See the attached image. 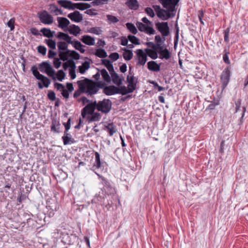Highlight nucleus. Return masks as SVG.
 <instances>
[{
    "instance_id": "nucleus-1",
    "label": "nucleus",
    "mask_w": 248,
    "mask_h": 248,
    "mask_svg": "<svg viewBox=\"0 0 248 248\" xmlns=\"http://www.w3.org/2000/svg\"><path fill=\"white\" fill-rule=\"evenodd\" d=\"M166 10L161 8L159 5H154L153 8L157 16L162 20H167L175 16V6L179 0H158Z\"/></svg>"
},
{
    "instance_id": "nucleus-2",
    "label": "nucleus",
    "mask_w": 248,
    "mask_h": 248,
    "mask_svg": "<svg viewBox=\"0 0 248 248\" xmlns=\"http://www.w3.org/2000/svg\"><path fill=\"white\" fill-rule=\"evenodd\" d=\"M146 45L150 48H145V51L151 59H156L158 54L159 58L161 59L168 60L170 58V51L166 48H164L161 45H155L152 42H148L146 43Z\"/></svg>"
},
{
    "instance_id": "nucleus-3",
    "label": "nucleus",
    "mask_w": 248,
    "mask_h": 248,
    "mask_svg": "<svg viewBox=\"0 0 248 248\" xmlns=\"http://www.w3.org/2000/svg\"><path fill=\"white\" fill-rule=\"evenodd\" d=\"M77 83L81 92L90 95L96 93L100 88L97 83L87 78L78 81Z\"/></svg>"
},
{
    "instance_id": "nucleus-4",
    "label": "nucleus",
    "mask_w": 248,
    "mask_h": 248,
    "mask_svg": "<svg viewBox=\"0 0 248 248\" xmlns=\"http://www.w3.org/2000/svg\"><path fill=\"white\" fill-rule=\"evenodd\" d=\"M141 21L145 24L140 22H138L136 23V25L139 30L140 31L145 32L150 35L154 34L155 31L152 27V23L146 17L142 18Z\"/></svg>"
},
{
    "instance_id": "nucleus-5",
    "label": "nucleus",
    "mask_w": 248,
    "mask_h": 248,
    "mask_svg": "<svg viewBox=\"0 0 248 248\" xmlns=\"http://www.w3.org/2000/svg\"><path fill=\"white\" fill-rule=\"evenodd\" d=\"M31 70L33 75L36 79L41 80L43 83L44 86L41 83H38V86L39 89H43L44 86L46 88L49 86L50 83V79L45 76L40 74L38 71L37 67L35 66H32Z\"/></svg>"
},
{
    "instance_id": "nucleus-6",
    "label": "nucleus",
    "mask_w": 248,
    "mask_h": 248,
    "mask_svg": "<svg viewBox=\"0 0 248 248\" xmlns=\"http://www.w3.org/2000/svg\"><path fill=\"white\" fill-rule=\"evenodd\" d=\"M96 109L104 113H108L111 108L112 103L109 99H104L102 101L96 102Z\"/></svg>"
},
{
    "instance_id": "nucleus-7",
    "label": "nucleus",
    "mask_w": 248,
    "mask_h": 248,
    "mask_svg": "<svg viewBox=\"0 0 248 248\" xmlns=\"http://www.w3.org/2000/svg\"><path fill=\"white\" fill-rule=\"evenodd\" d=\"M137 59L138 60L137 65L144 66L147 61L148 54L141 49H138L136 51Z\"/></svg>"
},
{
    "instance_id": "nucleus-8",
    "label": "nucleus",
    "mask_w": 248,
    "mask_h": 248,
    "mask_svg": "<svg viewBox=\"0 0 248 248\" xmlns=\"http://www.w3.org/2000/svg\"><path fill=\"white\" fill-rule=\"evenodd\" d=\"M38 17L41 22L45 24L49 25L53 22V17L45 10L40 12Z\"/></svg>"
},
{
    "instance_id": "nucleus-9",
    "label": "nucleus",
    "mask_w": 248,
    "mask_h": 248,
    "mask_svg": "<svg viewBox=\"0 0 248 248\" xmlns=\"http://www.w3.org/2000/svg\"><path fill=\"white\" fill-rule=\"evenodd\" d=\"M155 26L163 36L166 37L169 35L170 31L167 22H158L155 24Z\"/></svg>"
},
{
    "instance_id": "nucleus-10",
    "label": "nucleus",
    "mask_w": 248,
    "mask_h": 248,
    "mask_svg": "<svg viewBox=\"0 0 248 248\" xmlns=\"http://www.w3.org/2000/svg\"><path fill=\"white\" fill-rule=\"evenodd\" d=\"M231 65L227 67L222 72L221 76V80L222 83L224 88L228 84L230 78L231 74Z\"/></svg>"
},
{
    "instance_id": "nucleus-11",
    "label": "nucleus",
    "mask_w": 248,
    "mask_h": 248,
    "mask_svg": "<svg viewBox=\"0 0 248 248\" xmlns=\"http://www.w3.org/2000/svg\"><path fill=\"white\" fill-rule=\"evenodd\" d=\"M96 101L93 103H90L85 107L81 111V116L83 118H85L87 114H91L95 108H96Z\"/></svg>"
},
{
    "instance_id": "nucleus-12",
    "label": "nucleus",
    "mask_w": 248,
    "mask_h": 248,
    "mask_svg": "<svg viewBox=\"0 0 248 248\" xmlns=\"http://www.w3.org/2000/svg\"><path fill=\"white\" fill-rule=\"evenodd\" d=\"M67 16L72 21L77 23L80 22L83 19L82 15L78 11H75L73 13L69 14Z\"/></svg>"
},
{
    "instance_id": "nucleus-13",
    "label": "nucleus",
    "mask_w": 248,
    "mask_h": 248,
    "mask_svg": "<svg viewBox=\"0 0 248 248\" xmlns=\"http://www.w3.org/2000/svg\"><path fill=\"white\" fill-rule=\"evenodd\" d=\"M118 88L114 86L105 87L103 89V93L107 95H112L118 93Z\"/></svg>"
},
{
    "instance_id": "nucleus-14",
    "label": "nucleus",
    "mask_w": 248,
    "mask_h": 248,
    "mask_svg": "<svg viewBox=\"0 0 248 248\" xmlns=\"http://www.w3.org/2000/svg\"><path fill=\"white\" fill-rule=\"evenodd\" d=\"M62 139L64 145L72 144L75 143L76 141L72 138V135L68 132H64V135L62 137Z\"/></svg>"
},
{
    "instance_id": "nucleus-15",
    "label": "nucleus",
    "mask_w": 248,
    "mask_h": 248,
    "mask_svg": "<svg viewBox=\"0 0 248 248\" xmlns=\"http://www.w3.org/2000/svg\"><path fill=\"white\" fill-rule=\"evenodd\" d=\"M127 81L128 83V88H131V92H133L136 86V83L135 82V77L131 73H129V75L127 77Z\"/></svg>"
},
{
    "instance_id": "nucleus-16",
    "label": "nucleus",
    "mask_w": 248,
    "mask_h": 248,
    "mask_svg": "<svg viewBox=\"0 0 248 248\" xmlns=\"http://www.w3.org/2000/svg\"><path fill=\"white\" fill-rule=\"evenodd\" d=\"M56 37L59 39L65 41V42L68 44H73V43L71 37L67 33L59 32Z\"/></svg>"
},
{
    "instance_id": "nucleus-17",
    "label": "nucleus",
    "mask_w": 248,
    "mask_h": 248,
    "mask_svg": "<svg viewBox=\"0 0 248 248\" xmlns=\"http://www.w3.org/2000/svg\"><path fill=\"white\" fill-rule=\"evenodd\" d=\"M57 19L58 22V27L62 29L66 28L70 24V21L65 17H58Z\"/></svg>"
},
{
    "instance_id": "nucleus-18",
    "label": "nucleus",
    "mask_w": 248,
    "mask_h": 248,
    "mask_svg": "<svg viewBox=\"0 0 248 248\" xmlns=\"http://www.w3.org/2000/svg\"><path fill=\"white\" fill-rule=\"evenodd\" d=\"M112 82L118 86L122 84L123 79L120 78L117 73L115 72L114 70L110 72Z\"/></svg>"
},
{
    "instance_id": "nucleus-19",
    "label": "nucleus",
    "mask_w": 248,
    "mask_h": 248,
    "mask_svg": "<svg viewBox=\"0 0 248 248\" xmlns=\"http://www.w3.org/2000/svg\"><path fill=\"white\" fill-rule=\"evenodd\" d=\"M58 3L62 7L69 9L74 10V3L71 1L66 0H59Z\"/></svg>"
},
{
    "instance_id": "nucleus-20",
    "label": "nucleus",
    "mask_w": 248,
    "mask_h": 248,
    "mask_svg": "<svg viewBox=\"0 0 248 248\" xmlns=\"http://www.w3.org/2000/svg\"><path fill=\"white\" fill-rule=\"evenodd\" d=\"M81 40L83 43L88 46H93L95 44L94 38L88 35L82 36Z\"/></svg>"
},
{
    "instance_id": "nucleus-21",
    "label": "nucleus",
    "mask_w": 248,
    "mask_h": 248,
    "mask_svg": "<svg viewBox=\"0 0 248 248\" xmlns=\"http://www.w3.org/2000/svg\"><path fill=\"white\" fill-rule=\"evenodd\" d=\"M148 68L154 72H158L160 70V65L155 61H150L147 63Z\"/></svg>"
},
{
    "instance_id": "nucleus-22",
    "label": "nucleus",
    "mask_w": 248,
    "mask_h": 248,
    "mask_svg": "<svg viewBox=\"0 0 248 248\" xmlns=\"http://www.w3.org/2000/svg\"><path fill=\"white\" fill-rule=\"evenodd\" d=\"M51 130L55 133H59L61 132L60 124L56 119H53L52 121Z\"/></svg>"
},
{
    "instance_id": "nucleus-23",
    "label": "nucleus",
    "mask_w": 248,
    "mask_h": 248,
    "mask_svg": "<svg viewBox=\"0 0 248 248\" xmlns=\"http://www.w3.org/2000/svg\"><path fill=\"white\" fill-rule=\"evenodd\" d=\"M70 50L69 49L59 51V55L60 59L63 61H66L68 58L70 57Z\"/></svg>"
},
{
    "instance_id": "nucleus-24",
    "label": "nucleus",
    "mask_w": 248,
    "mask_h": 248,
    "mask_svg": "<svg viewBox=\"0 0 248 248\" xmlns=\"http://www.w3.org/2000/svg\"><path fill=\"white\" fill-rule=\"evenodd\" d=\"M73 46L74 47L77 49L81 53H83L85 52V49L83 48L85 46L81 44L80 42L78 40H74L73 41Z\"/></svg>"
},
{
    "instance_id": "nucleus-25",
    "label": "nucleus",
    "mask_w": 248,
    "mask_h": 248,
    "mask_svg": "<svg viewBox=\"0 0 248 248\" xmlns=\"http://www.w3.org/2000/svg\"><path fill=\"white\" fill-rule=\"evenodd\" d=\"M69 32L76 36H77L79 33H80L81 30L80 28L76 25H72L70 26Z\"/></svg>"
},
{
    "instance_id": "nucleus-26",
    "label": "nucleus",
    "mask_w": 248,
    "mask_h": 248,
    "mask_svg": "<svg viewBox=\"0 0 248 248\" xmlns=\"http://www.w3.org/2000/svg\"><path fill=\"white\" fill-rule=\"evenodd\" d=\"M105 129L107 130L110 136H112L117 131L116 126L113 123H110L105 126Z\"/></svg>"
},
{
    "instance_id": "nucleus-27",
    "label": "nucleus",
    "mask_w": 248,
    "mask_h": 248,
    "mask_svg": "<svg viewBox=\"0 0 248 248\" xmlns=\"http://www.w3.org/2000/svg\"><path fill=\"white\" fill-rule=\"evenodd\" d=\"M122 49L124 51L123 53L124 59L126 61L130 60L133 56V54L132 51L127 49L126 48H124Z\"/></svg>"
},
{
    "instance_id": "nucleus-28",
    "label": "nucleus",
    "mask_w": 248,
    "mask_h": 248,
    "mask_svg": "<svg viewBox=\"0 0 248 248\" xmlns=\"http://www.w3.org/2000/svg\"><path fill=\"white\" fill-rule=\"evenodd\" d=\"M126 4L131 9L136 10L139 7V3L137 0H127Z\"/></svg>"
},
{
    "instance_id": "nucleus-29",
    "label": "nucleus",
    "mask_w": 248,
    "mask_h": 248,
    "mask_svg": "<svg viewBox=\"0 0 248 248\" xmlns=\"http://www.w3.org/2000/svg\"><path fill=\"white\" fill-rule=\"evenodd\" d=\"M49 10L51 13H53L56 16L62 14V11L59 9L55 4H50L49 5Z\"/></svg>"
},
{
    "instance_id": "nucleus-30",
    "label": "nucleus",
    "mask_w": 248,
    "mask_h": 248,
    "mask_svg": "<svg viewBox=\"0 0 248 248\" xmlns=\"http://www.w3.org/2000/svg\"><path fill=\"white\" fill-rule=\"evenodd\" d=\"M102 63L106 67L109 73L114 70L113 64L108 59H103L102 60Z\"/></svg>"
},
{
    "instance_id": "nucleus-31",
    "label": "nucleus",
    "mask_w": 248,
    "mask_h": 248,
    "mask_svg": "<svg viewBox=\"0 0 248 248\" xmlns=\"http://www.w3.org/2000/svg\"><path fill=\"white\" fill-rule=\"evenodd\" d=\"M95 55L99 58H105L107 57V53L105 49L102 48L96 49Z\"/></svg>"
},
{
    "instance_id": "nucleus-32",
    "label": "nucleus",
    "mask_w": 248,
    "mask_h": 248,
    "mask_svg": "<svg viewBox=\"0 0 248 248\" xmlns=\"http://www.w3.org/2000/svg\"><path fill=\"white\" fill-rule=\"evenodd\" d=\"M90 68V62L87 61L84 62L82 65L78 67L79 72L83 74Z\"/></svg>"
},
{
    "instance_id": "nucleus-33",
    "label": "nucleus",
    "mask_w": 248,
    "mask_h": 248,
    "mask_svg": "<svg viewBox=\"0 0 248 248\" xmlns=\"http://www.w3.org/2000/svg\"><path fill=\"white\" fill-rule=\"evenodd\" d=\"M91 115L90 116L88 117L90 122L99 121L101 119V115L99 113L93 112Z\"/></svg>"
},
{
    "instance_id": "nucleus-34",
    "label": "nucleus",
    "mask_w": 248,
    "mask_h": 248,
    "mask_svg": "<svg viewBox=\"0 0 248 248\" xmlns=\"http://www.w3.org/2000/svg\"><path fill=\"white\" fill-rule=\"evenodd\" d=\"M51 65L47 62H44L39 64V70L42 72H45V70L50 69Z\"/></svg>"
},
{
    "instance_id": "nucleus-35",
    "label": "nucleus",
    "mask_w": 248,
    "mask_h": 248,
    "mask_svg": "<svg viewBox=\"0 0 248 248\" xmlns=\"http://www.w3.org/2000/svg\"><path fill=\"white\" fill-rule=\"evenodd\" d=\"M41 32H42L45 36L48 38H52L53 37L54 31H51L50 29L46 28H43L41 29Z\"/></svg>"
},
{
    "instance_id": "nucleus-36",
    "label": "nucleus",
    "mask_w": 248,
    "mask_h": 248,
    "mask_svg": "<svg viewBox=\"0 0 248 248\" xmlns=\"http://www.w3.org/2000/svg\"><path fill=\"white\" fill-rule=\"evenodd\" d=\"M100 73H101V74L102 75L103 78L104 79V80L105 81H106L107 82H109L110 81L111 78L106 69H102L100 71Z\"/></svg>"
},
{
    "instance_id": "nucleus-37",
    "label": "nucleus",
    "mask_w": 248,
    "mask_h": 248,
    "mask_svg": "<svg viewBox=\"0 0 248 248\" xmlns=\"http://www.w3.org/2000/svg\"><path fill=\"white\" fill-rule=\"evenodd\" d=\"M131 88H127L125 86H121L118 88V93L122 94V95H125L127 93H132L131 92Z\"/></svg>"
},
{
    "instance_id": "nucleus-38",
    "label": "nucleus",
    "mask_w": 248,
    "mask_h": 248,
    "mask_svg": "<svg viewBox=\"0 0 248 248\" xmlns=\"http://www.w3.org/2000/svg\"><path fill=\"white\" fill-rule=\"evenodd\" d=\"M76 64L74 61H72L71 68L69 69V75L71 77V79H74L76 77V74L75 72Z\"/></svg>"
},
{
    "instance_id": "nucleus-39",
    "label": "nucleus",
    "mask_w": 248,
    "mask_h": 248,
    "mask_svg": "<svg viewBox=\"0 0 248 248\" xmlns=\"http://www.w3.org/2000/svg\"><path fill=\"white\" fill-rule=\"evenodd\" d=\"M57 46L59 51L66 50L67 49H68L67 44L65 42H58Z\"/></svg>"
},
{
    "instance_id": "nucleus-40",
    "label": "nucleus",
    "mask_w": 248,
    "mask_h": 248,
    "mask_svg": "<svg viewBox=\"0 0 248 248\" xmlns=\"http://www.w3.org/2000/svg\"><path fill=\"white\" fill-rule=\"evenodd\" d=\"M106 17L107 18L108 22L110 24L116 23L119 21L117 17L112 15H106Z\"/></svg>"
},
{
    "instance_id": "nucleus-41",
    "label": "nucleus",
    "mask_w": 248,
    "mask_h": 248,
    "mask_svg": "<svg viewBox=\"0 0 248 248\" xmlns=\"http://www.w3.org/2000/svg\"><path fill=\"white\" fill-rule=\"evenodd\" d=\"M126 26L127 28L132 33L136 34L138 32L137 30L133 24L127 23L126 24Z\"/></svg>"
},
{
    "instance_id": "nucleus-42",
    "label": "nucleus",
    "mask_w": 248,
    "mask_h": 248,
    "mask_svg": "<svg viewBox=\"0 0 248 248\" xmlns=\"http://www.w3.org/2000/svg\"><path fill=\"white\" fill-rule=\"evenodd\" d=\"M88 32L97 35H99L102 32V30L100 27H93L88 30Z\"/></svg>"
},
{
    "instance_id": "nucleus-43",
    "label": "nucleus",
    "mask_w": 248,
    "mask_h": 248,
    "mask_svg": "<svg viewBox=\"0 0 248 248\" xmlns=\"http://www.w3.org/2000/svg\"><path fill=\"white\" fill-rule=\"evenodd\" d=\"M95 159L94 166L96 167L97 169H99L101 167V161L100 155L98 152H95Z\"/></svg>"
},
{
    "instance_id": "nucleus-44",
    "label": "nucleus",
    "mask_w": 248,
    "mask_h": 248,
    "mask_svg": "<svg viewBox=\"0 0 248 248\" xmlns=\"http://www.w3.org/2000/svg\"><path fill=\"white\" fill-rule=\"evenodd\" d=\"M108 0H93L91 3L93 5H101L108 4Z\"/></svg>"
},
{
    "instance_id": "nucleus-45",
    "label": "nucleus",
    "mask_w": 248,
    "mask_h": 248,
    "mask_svg": "<svg viewBox=\"0 0 248 248\" xmlns=\"http://www.w3.org/2000/svg\"><path fill=\"white\" fill-rule=\"evenodd\" d=\"M128 39L133 44L137 45L140 44L139 39L135 36L129 35L128 36Z\"/></svg>"
},
{
    "instance_id": "nucleus-46",
    "label": "nucleus",
    "mask_w": 248,
    "mask_h": 248,
    "mask_svg": "<svg viewBox=\"0 0 248 248\" xmlns=\"http://www.w3.org/2000/svg\"><path fill=\"white\" fill-rule=\"evenodd\" d=\"M45 42L50 48L53 49L56 48V43L54 40L52 39H46Z\"/></svg>"
},
{
    "instance_id": "nucleus-47",
    "label": "nucleus",
    "mask_w": 248,
    "mask_h": 248,
    "mask_svg": "<svg viewBox=\"0 0 248 248\" xmlns=\"http://www.w3.org/2000/svg\"><path fill=\"white\" fill-rule=\"evenodd\" d=\"M65 74L62 70H60L58 71L57 74V79L62 81L65 78Z\"/></svg>"
},
{
    "instance_id": "nucleus-48",
    "label": "nucleus",
    "mask_w": 248,
    "mask_h": 248,
    "mask_svg": "<svg viewBox=\"0 0 248 248\" xmlns=\"http://www.w3.org/2000/svg\"><path fill=\"white\" fill-rule=\"evenodd\" d=\"M15 19L12 18L7 23V26L10 28L11 31H13L15 29Z\"/></svg>"
},
{
    "instance_id": "nucleus-49",
    "label": "nucleus",
    "mask_w": 248,
    "mask_h": 248,
    "mask_svg": "<svg viewBox=\"0 0 248 248\" xmlns=\"http://www.w3.org/2000/svg\"><path fill=\"white\" fill-rule=\"evenodd\" d=\"M78 9L80 10H85V3H74V9Z\"/></svg>"
},
{
    "instance_id": "nucleus-50",
    "label": "nucleus",
    "mask_w": 248,
    "mask_h": 248,
    "mask_svg": "<svg viewBox=\"0 0 248 248\" xmlns=\"http://www.w3.org/2000/svg\"><path fill=\"white\" fill-rule=\"evenodd\" d=\"M85 13L90 16H95L98 15V13L96 12V10L94 9L87 10L85 12Z\"/></svg>"
},
{
    "instance_id": "nucleus-51",
    "label": "nucleus",
    "mask_w": 248,
    "mask_h": 248,
    "mask_svg": "<svg viewBox=\"0 0 248 248\" xmlns=\"http://www.w3.org/2000/svg\"><path fill=\"white\" fill-rule=\"evenodd\" d=\"M70 57L75 60H78L80 58V55L75 50H70Z\"/></svg>"
},
{
    "instance_id": "nucleus-52",
    "label": "nucleus",
    "mask_w": 248,
    "mask_h": 248,
    "mask_svg": "<svg viewBox=\"0 0 248 248\" xmlns=\"http://www.w3.org/2000/svg\"><path fill=\"white\" fill-rule=\"evenodd\" d=\"M71 121V118H69L66 123H63V124L65 127V131L64 132H68L70 128Z\"/></svg>"
},
{
    "instance_id": "nucleus-53",
    "label": "nucleus",
    "mask_w": 248,
    "mask_h": 248,
    "mask_svg": "<svg viewBox=\"0 0 248 248\" xmlns=\"http://www.w3.org/2000/svg\"><path fill=\"white\" fill-rule=\"evenodd\" d=\"M37 50L39 53L42 54L43 55H45L46 52V48L44 46H39L37 47Z\"/></svg>"
},
{
    "instance_id": "nucleus-54",
    "label": "nucleus",
    "mask_w": 248,
    "mask_h": 248,
    "mask_svg": "<svg viewBox=\"0 0 248 248\" xmlns=\"http://www.w3.org/2000/svg\"><path fill=\"white\" fill-rule=\"evenodd\" d=\"M145 11L146 13V14L151 16V17H153L155 16V13L153 11V10L150 7H147L145 9Z\"/></svg>"
},
{
    "instance_id": "nucleus-55",
    "label": "nucleus",
    "mask_w": 248,
    "mask_h": 248,
    "mask_svg": "<svg viewBox=\"0 0 248 248\" xmlns=\"http://www.w3.org/2000/svg\"><path fill=\"white\" fill-rule=\"evenodd\" d=\"M45 72L49 76L53 78H54V75L55 72L52 68L51 66H50V69H48L47 70H45Z\"/></svg>"
},
{
    "instance_id": "nucleus-56",
    "label": "nucleus",
    "mask_w": 248,
    "mask_h": 248,
    "mask_svg": "<svg viewBox=\"0 0 248 248\" xmlns=\"http://www.w3.org/2000/svg\"><path fill=\"white\" fill-rule=\"evenodd\" d=\"M109 57L113 61H115L119 58V54L117 52H113L109 55Z\"/></svg>"
},
{
    "instance_id": "nucleus-57",
    "label": "nucleus",
    "mask_w": 248,
    "mask_h": 248,
    "mask_svg": "<svg viewBox=\"0 0 248 248\" xmlns=\"http://www.w3.org/2000/svg\"><path fill=\"white\" fill-rule=\"evenodd\" d=\"M47 97L51 101H54L56 99L55 93L53 91H48Z\"/></svg>"
},
{
    "instance_id": "nucleus-58",
    "label": "nucleus",
    "mask_w": 248,
    "mask_h": 248,
    "mask_svg": "<svg viewBox=\"0 0 248 248\" xmlns=\"http://www.w3.org/2000/svg\"><path fill=\"white\" fill-rule=\"evenodd\" d=\"M53 63L54 67L58 69L61 66L62 62L59 59L55 58L54 60Z\"/></svg>"
},
{
    "instance_id": "nucleus-59",
    "label": "nucleus",
    "mask_w": 248,
    "mask_h": 248,
    "mask_svg": "<svg viewBox=\"0 0 248 248\" xmlns=\"http://www.w3.org/2000/svg\"><path fill=\"white\" fill-rule=\"evenodd\" d=\"M121 44L123 46H126L127 45L128 39L125 37H122L121 38Z\"/></svg>"
},
{
    "instance_id": "nucleus-60",
    "label": "nucleus",
    "mask_w": 248,
    "mask_h": 248,
    "mask_svg": "<svg viewBox=\"0 0 248 248\" xmlns=\"http://www.w3.org/2000/svg\"><path fill=\"white\" fill-rule=\"evenodd\" d=\"M54 86L58 90H61L62 91L65 89L64 86L61 83L56 82L54 84Z\"/></svg>"
},
{
    "instance_id": "nucleus-61",
    "label": "nucleus",
    "mask_w": 248,
    "mask_h": 248,
    "mask_svg": "<svg viewBox=\"0 0 248 248\" xmlns=\"http://www.w3.org/2000/svg\"><path fill=\"white\" fill-rule=\"evenodd\" d=\"M224 41L226 42H228L229 41V28H227L226 30L224 31Z\"/></svg>"
},
{
    "instance_id": "nucleus-62",
    "label": "nucleus",
    "mask_w": 248,
    "mask_h": 248,
    "mask_svg": "<svg viewBox=\"0 0 248 248\" xmlns=\"http://www.w3.org/2000/svg\"><path fill=\"white\" fill-rule=\"evenodd\" d=\"M72 61H69L68 62H66L63 64L62 66L64 70H66L69 67H70V68H71Z\"/></svg>"
},
{
    "instance_id": "nucleus-63",
    "label": "nucleus",
    "mask_w": 248,
    "mask_h": 248,
    "mask_svg": "<svg viewBox=\"0 0 248 248\" xmlns=\"http://www.w3.org/2000/svg\"><path fill=\"white\" fill-rule=\"evenodd\" d=\"M155 41L156 44L155 43V45H161V43L162 42V38L160 35H157L155 36Z\"/></svg>"
},
{
    "instance_id": "nucleus-64",
    "label": "nucleus",
    "mask_w": 248,
    "mask_h": 248,
    "mask_svg": "<svg viewBox=\"0 0 248 248\" xmlns=\"http://www.w3.org/2000/svg\"><path fill=\"white\" fill-rule=\"evenodd\" d=\"M223 59L224 62L228 64H231L230 61L229 60V57H228V54L227 53H226L223 55Z\"/></svg>"
}]
</instances>
